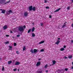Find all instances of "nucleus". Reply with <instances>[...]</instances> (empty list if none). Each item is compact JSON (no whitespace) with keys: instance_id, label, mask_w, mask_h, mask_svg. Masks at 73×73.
<instances>
[{"instance_id":"25","label":"nucleus","mask_w":73,"mask_h":73,"mask_svg":"<svg viewBox=\"0 0 73 73\" xmlns=\"http://www.w3.org/2000/svg\"><path fill=\"white\" fill-rule=\"evenodd\" d=\"M4 66H3L2 68V71H4Z\"/></svg>"},{"instance_id":"15","label":"nucleus","mask_w":73,"mask_h":73,"mask_svg":"<svg viewBox=\"0 0 73 73\" xmlns=\"http://www.w3.org/2000/svg\"><path fill=\"white\" fill-rule=\"evenodd\" d=\"M52 62H53V65H54V64H56V61H55V60H54L52 61Z\"/></svg>"},{"instance_id":"51","label":"nucleus","mask_w":73,"mask_h":73,"mask_svg":"<svg viewBox=\"0 0 73 73\" xmlns=\"http://www.w3.org/2000/svg\"><path fill=\"white\" fill-rule=\"evenodd\" d=\"M58 40H60V38H58Z\"/></svg>"},{"instance_id":"3","label":"nucleus","mask_w":73,"mask_h":73,"mask_svg":"<svg viewBox=\"0 0 73 73\" xmlns=\"http://www.w3.org/2000/svg\"><path fill=\"white\" fill-rule=\"evenodd\" d=\"M38 52V49H34V50L32 49H31L30 50V52L32 53H35L36 52Z\"/></svg>"},{"instance_id":"48","label":"nucleus","mask_w":73,"mask_h":73,"mask_svg":"<svg viewBox=\"0 0 73 73\" xmlns=\"http://www.w3.org/2000/svg\"><path fill=\"white\" fill-rule=\"evenodd\" d=\"M48 70H46L45 71L46 72V73L48 72Z\"/></svg>"},{"instance_id":"56","label":"nucleus","mask_w":73,"mask_h":73,"mask_svg":"<svg viewBox=\"0 0 73 73\" xmlns=\"http://www.w3.org/2000/svg\"><path fill=\"white\" fill-rule=\"evenodd\" d=\"M71 42H73V40H71Z\"/></svg>"},{"instance_id":"22","label":"nucleus","mask_w":73,"mask_h":73,"mask_svg":"<svg viewBox=\"0 0 73 73\" xmlns=\"http://www.w3.org/2000/svg\"><path fill=\"white\" fill-rule=\"evenodd\" d=\"M26 49V48H25V46H24V47L23 48V50H25Z\"/></svg>"},{"instance_id":"37","label":"nucleus","mask_w":73,"mask_h":73,"mask_svg":"<svg viewBox=\"0 0 73 73\" xmlns=\"http://www.w3.org/2000/svg\"><path fill=\"white\" fill-rule=\"evenodd\" d=\"M9 47L10 48H12V46H9Z\"/></svg>"},{"instance_id":"57","label":"nucleus","mask_w":73,"mask_h":73,"mask_svg":"<svg viewBox=\"0 0 73 73\" xmlns=\"http://www.w3.org/2000/svg\"><path fill=\"white\" fill-rule=\"evenodd\" d=\"M72 64L73 65V62H72Z\"/></svg>"},{"instance_id":"45","label":"nucleus","mask_w":73,"mask_h":73,"mask_svg":"<svg viewBox=\"0 0 73 73\" xmlns=\"http://www.w3.org/2000/svg\"><path fill=\"white\" fill-rule=\"evenodd\" d=\"M9 50H12V48H10L9 49Z\"/></svg>"},{"instance_id":"52","label":"nucleus","mask_w":73,"mask_h":73,"mask_svg":"<svg viewBox=\"0 0 73 73\" xmlns=\"http://www.w3.org/2000/svg\"><path fill=\"white\" fill-rule=\"evenodd\" d=\"M71 69H73V66L71 68Z\"/></svg>"},{"instance_id":"47","label":"nucleus","mask_w":73,"mask_h":73,"mask_svg":"<svg viewBox=\"0 0 73 73\" xmlns=\"http://www.w3.org/2000/svg\"><path fill=\"white\" fill-rule=\"evenodd\" d=\"M65 27V26L64 25H63L62 26V28H64Z\"/></svg>"},{"instance_id":"33","label":"nucleus","mask_w":73,"mask_h":73,"mask_svg":"<svg viewBox=\"0 0 73 73\" xmlns=\"http://www.w3.org/2000/svg\"><path fill=\"white\" fill-rule=\"evenodd\" d=\"M46 9H49V7L48 6H47V7H46Z\"/></svg>"},{"instance_id":"46","label":"nucleus","mask_w":73,"mask_h":73,"mask_svg":"<svg viewBox=\"0 0 73 73\" xmlns=\"http://www.w3.org/2000/svg\"><path fill=\"white\" fill-rule=\"evenodd\" d=\"M64 58H68L67 57H66V56H65L64 57Z\"/></svg>"},{"instance_id":"58","label":"nucleus","mask_w":73,"mask_h":73,"mask_svg":"<svg viewBox=\"0 0 73 73\" xmlns=\"http://www.w3.org/2000/svg\"><path fill=\"white\" fill-rule=\"evenodd\" d=\"M14 38V37L13 36V38Z\"/></svg>"},{"instance_id":"55","label":"nucleus","mask_w":73,"mask_h":73,"mask_svg":"<svg viewBox=\"0 0 73 73\" xmlns=\"http://www.w3.org/2000/svg\"><path fill=\"white\" fill-rule=\"evenodd\" d=\"M1 58H0V61H1Z\"/></svg>"},{"instance_id":"27","label":"nucleus","mask_w":73,"mask_h":73,"mask_svg":"<svg viewBox=\"0 0 73 73\" xmlns=\"http://www.w3.org/2000/svg\"><path fill=\"white\" fill-rule=\"evenodd\" d=\"M8 11H9V12L10 13H12V11L11 10H10Z\"/></svg>"},{"instance_id":"29","label":"nucleus","mask_w":73,"mask_h":73,"mask_svg":"<svg viewBox=\"0 0 73 73\" xmlns=\"http://www.w3.org/2000/svg\"><path fill=\"white\" fill-rule=\"evenodd\" d=\"M43 23H40V26H41V27H42V25H43Z\"/></svg>"},{"instance_id":"1","label":"nucleus","mask_w":73,"mask_h":73,"mask_svg":"<svg viewBox=\"0 0 73 73\" xmlns=\"http://www.w3.org/2000/svg\"><path fill=\"white\" fill-rule=\"evenodd\" d=\"M5 0H0V3L3 4V3L4 4H7V3H10L11 1L9 0V1H7V2L5 3Z\"/></svg>"},{"instance_id":"38","label":"nucleus","mask_w":73,"mask_h":73,"mask_svg":"<svg viewBox=\"0 0 73 73\" xmlns=\"http://www.w3.org/2000/svg\"><path fill=\"white\" fill-rule=\"evenodd\" d=\"M20 35H17V37H20Z\"/></svg>"},{"instance_id":"54","label":"nucleus","mask_w":73,"mask_h":73,"mask_svg":"<svg viewBox=\"0 0 73 73\" xmlns=\"http://www.w3.org/2000/svg\"><path fill=\"white\" fill-rule=\"evenodd\" d=\"M34 23H32V24H33V25H34Z\"/></svg>"},{"instance_id":"17","label":"nucleus","mask_w":73,"mask_h":73,"mask_svg":"<svg viewBox=\"0 0 73 73\" xmlns=\"http://www.w3.org/2000/svg\"><path fill=\"white\" fill-rule=\"evenodd\" d=\"M64 50V48H62L60 49V50L61 51H63V50Z\"/></svg>"},{"instance_id":"24","label":"nucleus","mask_w":73,"mask_h":73,"mask_svg":"<svg viewBox=\"0 0 73 73\" xmlns=\"http://www.w3.org/2000/svg\"><path fill=\"white\" fill-rule=\"evenodd\" d=\"M44 49H42L40 50V52H44Z\"/></svg>"},{"instance_id":"39","label":"nucleus","mask_w":73,"mask_h":73,"mask_svg":"<svg viewBox=\"0 0 73 73\" xmlns=\"http://www.w3.org/2000/svg\"><path fill=\"white\" fill-rule=\"evenodd\" d=\"M66 45H64V46H63V48H66Z\"/></svg>"},{"instance_id":"34","label":"nucleus","mask_w":73,"mask_h":73,"mask_svg":"<svg viewBox=\"0 0 73 73\" xmlns=\"http://www.w3.org/2000/svg\"><path fill=\"white\" fill-rule=\"evenodd\" d=\"M7 14L8 15H10V13H9V11H8V12H7Z\"/></svg>"},{"instance_id":"41","label":"nucleus","mask_w":73,"mask_h":73,"mask_svg":"<svg viewBox=\"0 0 73 73\" xmlns=\"http://www.w3.org/2000/svg\"><path fill=\"white\" fill-rule=\"evenodd\" d=\"M49 17V18H52V16L51 15H50Z\"/></svg>"},{"instance_id":"44","label":"nucleus","mask_w":73,"mask_h":73,"mask_svg":"<svg viewBox=\"0 0 73 73\" xmlns=\"http://www.w3.org/2000/svg\"><path fill=\"white\" fill-rule=\"evenodd\" d=\"M71 26H72V27H73V23L71 25Z\"/></svg>"},{"instance_id":"13","label":"nucleus","mask_w":73,"mask_h":73,"mask_svg":"<svg viewBox=\"0 0 73 73\" xmlns=\"http://www.w3.org/2000/svg\"><path fill=\"white\" fill-rule=\"evenodd\" d=\"M44 41H41L40 42H39V44H43V43H44Z\"/></svg>"},{"instance_id":"6","label":"nucleus","mask_w":73,"mask_h":73,"mask_svg":"<svg viewBox=\"0 0 73 73\" xmlns=\"http://www.w3.org/2000/svg\"><path fill=\"white\" fill-rule=\"evenodd\" d=\"M28 15V12H26L24 13V16L25 17H27V16Z\"/></svg>"},{"instance_id":"14","label":"nucleus","mask_w":73,"mask_h":73,"mask_svg":"<svg viewBox=\"0 0 73 73\" xmlns=\"http://www.w3.org/2000/svg\"><path fill=\"white\" fill-rule=\"evenodd\" d=\"M35 27H33L32 29V32H34V31H35Z\"/></svg>"},{"instance_id":"9","label":"nucleus","mask_w":73,"mask_h":73,"mask_svg":"<svg viewBox=\"0 0 73 73\" xmlns=\"http://www.w3.org/2000/svg\"><path fill=\"white\" fill-rule=\"evenodd\" d=\"M60 42V40H58L57 42H55V44H57V45H58V44Z\"/></svg>"},{"instance_id":"19","label":"nucleus","mask_w":73,"mask_h":73,"mask_svg":"<svg viewBox=\"0 0 73 73\" xmlns=\"http://www.w3.org/2000/svg\"><path fill=\"white\" fill-rule=\"evenodd\" d=\"M66 23H67V22H65L64 24V25L65 26V27H66Z\"/></svg>"},{"instance_id":"8","label":"nucleus","mask_w":73,"mask_h":73,"mask_svg":"<svg viewBox=\"0 0 73 73\" xmlns=\"http://www.w3.org/2000/svg\"><path fill=\"white\" fill-rule=\"evenodd\" d=\"M19 64H20V63L19 61H17L15 63V65H19Z\"/></svg>"},{"instance_id":"12","label":"nucleus","mask_w":73,"mask_h":73,"mask_svg":"<svg viewBox=\"0 0 73 73\" xmlns=\"http://www.w3.org/2000/svg\"><path fill=\"white\" fill-rule=\"evenodd\" d=\"M42 71H38L36 72V73H42Z\"/></svg>"},{"instance_id":"26","label":"nucleus","mask_w":73,"mask_h":73,"mask_svg":"<svg viewBox=\"0 0 73 73\" xmlns=\"http://www.w3.org/2000/svg\"><path fill=\"white\" fill-rule=\"evenodd\" d=\"M47 67H48V64H46L44 66V67L45 68H47Z\"/></svg>"},{"instance_id":"49","label":"nucleus","mask_w":73,"mask_h":73,"mask_svg":"<svg viewBox=\"0 0 73 73\" xmlns=\"http://www.w3.org/2000/svg\"><path fill=\"white\" fill-rule=\"evenodd\" d=\"M71 1L73 3V0H71Z\"/></svg>"},{"instance_id":"5","label":"nucleus","mask_w":73,"mask_h":73,"mask_svg":"<svg viewBox=\"0 0 73 73\" xmlns=\"http://www.w3.org/2000/svg\"><path fill=\"white\" fill-rule=\"evenodd\" d=\"M41 62L40 61H38L37 63L36 66H39Z\"/></svg>"},{"instance_id":"18","label":"nucleus","mask_w":73,"mask_h":73,"mask_svg":"<svg viewBox=\"0 0 73 73\" xmlns=\"http://www.w3.org/2000/svg\"><path fill=\"white\" fill-rule=\"evenodd\" d=\"M16 53H17V54H20V52L18 51H17Z\"/></svg>"},{"instance_id":"28","label":"nucleus","mask_w":73,"mask_h":73,"mask_svg":"<svg viewBox=\"0 0 73 73\" xmlns=\"http://www.w3.org/2000/svg\"><path fill=\"white\" fill-rule=\"evenodd\" d=\"M68 57L69 58H72V55L69 56Z\"/></svg>"},{"instance_id":"30","label":"nucleus","mask_w":73,"mask_h":73,"mask_svg":"<svg viewBox=\"0 0 73 73\" xmlns=\"http://www.w3.org/2000/svg\"><path fill=\"white\" fill-rule=\"evenodd\" d=\"M9 41H7V42H5V43L6 44H8L9 43Z\"/></svg>"},{"instance_id":"20","label":"nucleus","mask_w":73,"mask_h":73,"mask_svg":"<svg viewBox=\"0 0 73 73\" xmlns=\"http://www.w3.org/2000/svg\"><path fill=\"white\" fill-rule=\"evenodd\" d=\"M31 29H29L28 31V33H30L31 32Z\"/></svg>"},{"instance_id":"53","label":"nucleus","mask_w":73,"mask_h":73,"mask_svg":"<svg viewBox=\"0 0 73 73\" xmlns=\"http://www.w3.org/2000/svg\"><path fill=\"white\" fill-rule=\"evenodd\" d=\"M40 60H41V58L39 59V61H40Z\"/></svg>"},{"instance_id":"36","label":"nucleus","mask_w":73,"mask_h":73,"mask_svg":"<svg viewBox=\"0 0 73 73\" xmlns=\"http://www.w3.org/2000/svg\"><path fill=\"white\" fill-rule=\"evenodd\" d=\"M69 9H70V7H68L67 8V9L68 10H69Z\"/></svg>"},{"instance_id":"10","label":"nucleus","mask_w":73,"mask_h":73,"mask_svg":"<svg viewBox=\"0 0 73 73\" xmlns=\"http://www.w3.org/2000/svg\"><path fill=\"white\" fill-rule=\"evenodd\" d=\"M60 9H61V8H59L58 9H57L56 10V11H54V12H58V11H60Z\"/></svg>"},{"instance_id":"16","label":"nucleus","mask_w":73,"mask_h":73,"mask_svg":"<svg viewBox=\"0 0 73 73\" xmlns=\"http://www.w3.org/2000/svg\"><path fill=\"white\" fill-rule=\"evenodd\" d=\"M12 61L10 60L8 62V64H11V63H12Z\"/></svg>"},{"instance_id":"7","label":"nucleus","mask_w":73,"mask_h":73,"mask_svg":"<svg viewBox=\"0 0 73 73\" xmlns=\"http://www.w3.org/2000/svg\"><path fill=\"white\" fill-rule=\"evenodd\" d=\"M0 11H2L1 13H3L4 14L5 12V10L4 9L3 10L2 9H0Z\"/></svg>"},{"instance_id":"11","label":"nucleus","mask_w":73,"mask_h":73,"mask_svg":"<svg viewBox=\"0 0 73 73\" xmlns=\"http://www.w3.org/2000/svg\"><path fill=\"white\" fill-rule=\"evenodd\" d=\"M3 28L4 29H7V25H5L3 27Z\"/></svg>"},{"instance_id":"4","label":"nucleus","mask_w":73,"mask_h":73,"mask_svg":"<svg viewBox=\"0 0 73 73\" xmlns=\"http://www.w3.org/2000/svg\"><path fill=\"white\" fill-rule=\"evenodd\" d=\"M18 29L19 31H20V32H24V28H23V27H19L18 28Z\"/></svg>"},{"instance_id":"21","label":"nucleus","mask_w":73,"mask_h":73,"mask_svg":"<svg viewBox=\"0 0 73 73\" xmlns=\"http://www.w3.org/2000/svg\"><path fill=\"white\" fill-rule=\"evenodd\" d=\"M35 35L34 33H32V36L35 37Z\"/></svg>"},{"instance_id":"40","label":"nucleus","mask_w":73,"mask_h":73,"mask_svg":"<svg viewBox=\"0 0 73 73\" xmlns=\"http://www.w3.org/2000/svg\"><path fill=\"white\" fill-rule=\"evenodd\" d=\"M23 28H26V26H25V25H24L23 26Z\"/></svg>"},{"instance_id":"31","label":"nucleus","mask_w":73,"mask_h":73,"mask_svg":"<svg viewBox=\"0 0 73 73\" xmlns=\"http://www.w3.org/2000/svg\"><path fill=\"white\" fill-rule=\"evenodd\" d=\"M13 71H16L17 70V68H15L13 70Z\"/></svg>"},{"instance_id":"35","label":"nucleus","mask_w":73,"mask_h":73,"mask_svg":"<svg viewBox=\"0 0 73 73\" xmlns=\"http://www.w3.org/2000/svg\"><path fill=\"white\" fill-rule=\"evenodd\" d=\"M44 3H47V1L46 0H44Z\"/></svg>"},{"instance_id":"42","label":"nucleus","mask_w":73,"mask_h":73,"mask_svg":"<svg viewBox=\"0 0 73 73\" xmlns=\"http://www.w3.org/2000/svg\"><path fill=\"white\" fill-rule=\"evenodd\" d=\"M6 37H9V35H6Z\"/></svg>"},{"instance_id":"23","label":"nucleus","mask_w":73,"mask_h":73,"mask_svg":"<svg viewBox=\"0 0 73 73\" xmlns=\"http://www.w3.org/2000/svg\"><path fill=\"white\" fill-rule=\"evenodd\" d=\"M14 46H16L17 45V44L16 43H14Z\"/></svg>"},{"instance_id":"43","label":"nucleus","mask_w":73,"mask_h":73,"mask_svg":"<svg viewBox=\"0 0 73 73\" xmlns=\"http://www.w3.org/2000/svg\"><path fill=\"white\" fill-rule=\"evenodd\" d=\"M10 33H13V32L12 31H11Z\"/></svg>"},{"instance_id":"32","label":"nucleus","mask_w":73,"mask_h":73,"mask_svg":"<svg viewBox=\"0 0 73 73\" xmlns=\"http://www.w3.org/2000/svg\"><path fill=\"white\" fill-rule=\"evenodd\" d=\"M65 70L66 71H68V68H66L65 69Z\"/></svg>"},{"instance_id":"50","label":"nucleus","mask_w":73,"mask_h":73,"mask_svg":"<svg viewBox=\"0 0 73 73\" xmlns=\"http://www.w3.org/2000/svg\"><path fill=\"white\" fill-rule=\"evenodd\" d=\"M18 71L19 72V71H20V70L19 69H18Z\"/></svg>"},{"instance_id":"2","label":"nucleus","mask_w":73,"mask_h":73,"mask_svg":"<svg viewBox=\"0 0 73 73\" xmlns=\"http://www.w3.org/2000/svg\"><path fill=\"white\" fill-rule=\"evenodd\" d=\"M29 11H32V10H33V11H36V7H33L32 6H31L30 7H29Z\"/></svg>"}]
</instances>
